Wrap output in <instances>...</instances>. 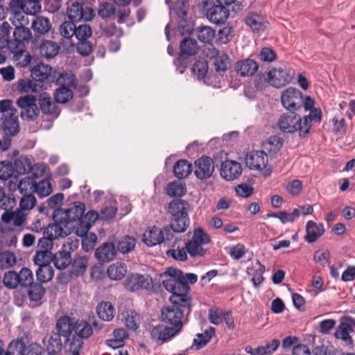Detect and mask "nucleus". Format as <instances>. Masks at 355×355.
Returning <instances> with one entry per match:
<instances>
[{"mask_svg":"<svg viewBox=\"0 0 355 355\" xmlns=\"http://www.w3.org/2000/svg\"><path fill=\"white\" fill-rule=\"evenodd\" d=\"M11 209L4 210V213L1 215V220L6 223L12 222L15 226H21L26 220V214L20 209L15 211H10Z\"/></svg>","mask_w":355,"mask_h":355,"instance_id":"30","label":"nucleus"},{"mask_svg":"<svg viewBox=\"0 0 355 355\" xmlns=\"http://www.w3.org/2000/svg\"><path fill=\"white\" fill-rule=\"evenodd\" d=\"M71 272L76 275L79 276L83 275L87 267L88 259L87 257H79L71 260Z\"/></svg>","mask_w":355,"mask_h":355,"instance_id":"45","label":"nucleus"},{"mask_svg":"<svg viewBox=\"0 0 355 355\" xmlns=\"http://www.w3.org/2000/svg\"><path fill=\"white\" fill-rule=\"evenodd\" d=\"M281 101L284 108L289 111H295L302 107L303 95L294 87H288L281 95Z\"/></svg>","mask_w":355,"mask_h":355,"instance_id":"13","label":"nucleus"},{"mask_svg":"<svg viewBox=\"0 0 355 355\" xmlns=\"http://www.w3.org/2000/svg\"><path fill=\"white\" fill-rule=\"evenodd\" d=\"M59 324L60 320L58 319L55 324L57 331L48 334L43 338V343L49 355H62L64 342H62L61 337L63 338V335L59 329Z\"/></svg>","mask_w":355,"mask_h":355,"instance_id":"10","label":"nucleus"},{"mask_svg":"<svg viewBox=\"0 0 355 355\" xmlns=\"http://www.w3.org/2000/svg\"><path fill=\"white\" fill-rule=\"evenodd\" d=\"M23 349V342L17 340L10 343L7 351L3 349V344L0 341V355H20V350Z\"/></svg>","mask_w":355,"mask_h":355,"instance_id":"57","label":"nucleus"},{"mask_svg":"<svg viewBox=\"0 0 355 355\" xmlns=\"http://www.w3.org/2000/svg\"><path fill=\"white\" fill-rule=\"evenodd\" d=\"M12 24L16 26L13 32L15 42L9 40V45L4 49L8 48L12 53L21 52L24 49V42L29 41L32 37V33L28 28L24 26L20 22V26H17L15 21H12Z\"/></svg>","mask_w":355,"mask_h":355,"instance_id":"12","label":"nucleus"},{"mask_svg":"<svg viewBox=\"0 0 355 355\" xmlns=\"http://www.w3.org/2000/svg\"><path fill=\"white\" fill-rule=\"evenodd\" d=\"M15 172L17 175H24L31 172L33 169V165L31 159L27 157H20L15 160L14 164Z\"/></svg>","mask_w":355,"mask_h":355,"instance_id":"41","label":"nucleus"},{"mask_svg":"<svg viewBox=\"0 0 355 355\" xmlns=\"http://www.w3.org/2000/svg\"><path fill=\"white\" fill-rule=\"evenodd\" d=\"M116 255L115 246L111 243H105L99 246L95 252L96 258L101 262L112 261Z\"/></svg>","mask_w":355,"mask_h":355,"instance_id":"27","label":"nucleus"},{"mask_svg":"<svg viewBox=\"0 0 355 355\" xmlns=\"http://www.w3.org/2000/svg\"><path fill=\"white\" fill-rule=\"evenodd\" d=\"M353 332L352 329L349 328L347 324H345V322L341 320L340 324L335 332V336L337 338H340L343 340L347 345H353V339L349 336V333Z\"/></svg>","mask_w":355,"mask_h":355,"instance_id":"47","label":"nucleus"},{"mask_svg":"<svg viewBox=\"0 0 355 355\" xmlns=\"http://www.w3.org/2000/svg\"><path fill=\"white\" fill-rule=\"evenodd\" d=\"M283 139L277 135L271 136L265 144V148L270 153H275L280 150L283 146Z\"/></svg>","mask_w":355,"mask_h":355,"instance_id":"61","label":"nucleus"},{"mask_svg":"<svg viewBox=\"0 0 355 355\" xmlns=\"http://www.w3.org/2000/svg\"><path fill=\"white\" fill-rule=\"evenodd\" d=\"M192 72L198 79L205 78L208 71V64L204 59L196 60L192 67Z\"/></svg>","mask_w":355,"mask_h":355,"instance_id":"58","label":"nucleus"},{"mask_svg":"<svg viewBox=\"0 0 355 355\" xmlns=\"http://www.w3.org/2000/svg\"><path fill=\"white\" fill-rule=\"evenodd\" d=\"M202 245L193 240L186 243L185 248L191 257H202L206 250L202 247Z\"/></svg>","mask_w":355,"mask_h":355,"instance_id":"54","label":"nucleus"},{"mask_svg":"<svg viewBox=\"0 0 355 355\" xmlns=\"http://www.w3.org/2000/svg\"><path fill=\"white\" fill-rule=\"evenodd\" d=\"M19 286L27 288L34 282V277L32 271L28 268H23L18 273Z\"/></svg>","mask_w":355,"mask_h":355,"instance_id":"52","label":"nucleus"},{"mask_svg":"<svg viewBox=\"0 0 355 355\" xmlns=\"http://www.w3.org/2000/svg\"><path fill=\"white\" fill-rule=\"evenodd\" d=\"M127 273V266L121 262H116L110 265L107 268V275L113 280H119Z\"/></svg>","mask_w":355,"mask_h":355,"instance_id":"37","label":"nucleus"},{"mask_svg":"<svg viewBox=\"0 0 355 355\" xmlns=\"http://www.w3.org/2000/svg\"><path fill=\"white\" fill-rule=\"evenodd\" d=\"M258 63L250 58L241 60L236 62L235 70L241 76H252L258 70Z\"/></svg>","mask_w":355,"mask_h":355,"instance_id":"23","label":"nucleus"},{"mask_svg":"<svg viewBox=\"0 0 355 355\" xmlns=\"http://www.w3.org/2000/svg\"><path fill=\"white\" fill-rule=\"evenodd\" d=\"M198 39L205 44H209L215 36V31L210 26H200L196 29Z\"/></svg>","mask_w":355,"mask_h":355,"instance_id":"40","label":"nucleus"},{"mask_svg":"<svg viewBox=\"0 0 355 355\" xmlns=\"http://www.w3.org/2000/svg\"><path fill=\"white\" fill-rule=\"evenodd\" d=\"M0 113L1 114L0 128L8 137L17 135L19 132L17 110L13 106L10 99L0 101Z\"/></svg>","mask_w":355,"mask_h":355,"instance_id":"5","label":"nucleus"},{"mask_svg":"<svg viewBox=\"0 0 355 355\" xmlns=\"http://www.w3.org/2000/svg\"><path fill=\"white\" fill-rule=\"evenodd\" d=\"M60 46L55 42L44 40L40 46V52L42 57L46 58H54L59 51Z\"/></svg>","mask_w":355,"mask_h":355,"instance_id":"33","label":"nucleus"},{"mask_svg":"<svg viewBox=\"0 0 355 355\" xmlns=\"http://www.w3.org/2000/svg\"><path fill=\"white\" fill-rule=\"evenodd\" d=\"M12 27L7 22L4 21L0 26V49L3 50L6 46L9 45V35Z\"/></svg>","mask_w":355,"mask_h":355,"instance_id":"62","label":"nucleus"},{"mask_svg":"<svg viewBox=\"0 0 355 355\" xmlns=\"http://www.w3.org/2000/svg\"><path fill=\"white\" fill-rule=\"evenodd\" d=\"M34 184L35 178L33 177H27L19 182L17 189L22 196L32 194L34 193Z\"/></svg>","mask_w":355,"mask_h":355,"instance_id":"50","label":"nucleus"},{"mask_svg":"<svg viewBox=\"0 0 355 355\" xmlns=\"http://www.w3.org/2000/svg\"><path fill=\"white\" fill-rule=\"evenodd\" d=\"M125 288L131 292L137 291L140 289H148L150 282L148 278L139 274L129 275L124 283Z\"/></svg>","mask_w":355,"mask_h":355,"instance_id":"19","label":"nucleus"},{"mask_svg":"<svg viewBox=\"0 0 355 355\" xmlns=\"http://www.w3.org/2000/svg\"><path fill=\"white\" fill-rule=\"evenodd\" d=\"M191 171L192 166L186 159L178 160L173 166V173L180 180L187 178Z\"/></svg>","mask_w":355,"mask_h":355,"instance_id":"35","label":"nucleus"},{"mask_svg":"<svg viewBox=\"0 0 355 355\" xmlns=\"http://www.w3.org/2000/svg\"><path fill=\"white\" fill-rule=\"evenodd\" d=\"M229 8L218 3L209 8L207 12L209 20L216 24H224L229 17Z\"/></svg>","mask_w":355,"mask_h":355,"instance_id":"21","label":"nucleus"},{"mask_svg":"<svg viewBox=\"0 0 355 355\" xmlns=\"http://www.w3.org/2000/svg\"><path fill=\"white\" fill-rule=\"evenodd\" d=\"M85 206L83 202H76L67 209H58L55 211L57 218H62L67 223V226L71 230L75 228V223L83 216Z\"/></svg>","mask_w":355,"mask_h":355,"instance_id":"9","label":"nucleus"},{"mask_svg":"<svg viewBox=\"0 0 355 355\" xmlns=\"http://www.w3.org/2000/svg\"><path fill=\"white\" fill-rule=\"evenodd\" d=\"M53 263L58 270H64L71 264V252L67 250L66 245H63L60 250L53 254Z\"/></svg>","mask_w":355,"mask_h":355,"instance_id":"26","label":"nucleus"},{"mask_svg":"<svg viewBox=\"0 0 355 355\" xmlns=\"http://www.w3.org/2000/svg\"><path fill=\"white\" fill-rule=\"evenodd\" d=\"M178 334L176 330L175 331L168 326L164 327L156 326L153 327L150 331L151 338L162 343L168 341Z\"/></svg>","mask_w":355,"mask_h":355,"instance_id":"25","label":"nucleus"},{"mask_svg":"<svg viewBox=\"0 0 355 355\" xmlns=\"http://www.w3.org/2000/svg\"><path fill=\"white\" fill-rule=\"evenodd\" d=\"M302 123L301 116L295 111H291L289 113L281 115L278 121V127L282 131L287 133H293L297 131L300 137Z\"/></svg>","mask_w":355,"mask_h":355,"instance_id":"11","label":"nucleus"},{"mask_svg":"<svg viewBox=\"0 0 355 355\" xmlns=\"http://www.w3.org/2000/svg\"><path fill=\"white\" fill-rule=\"evenodd\" d=\"M42 87L40 82L34 78H22L17 81V90L20 93H34L39 91Z\"/></svg>","mask_w":355,"mask_h":355,"instance_id":"29","label":"nucleus"},{"mask_svg":"<svg viewBox=\"0 0 355 355\" xmlns=\"http://www.w3.org/2000/svg\"><path fill=\"white\" fill-rule=\"evenodd\" d=\"M34 262L38 266L50 265L51 262H53V254L51 252L37 250Z\"/></svg>","mask_w":355,"mask_h":355,"instance_id":"60","label":"nucleus"},{"mask_svg":"<svg viewBox=\"0 0 355 355\" xmlns=\"http://www.w3.org/2000/svg\"><path fill=\"white\" fill-rule=\"evenodd\" d=\"M56 216L57 214L54 211L53 214L54 223L48 225L43 231L44 236H48L53 240L59 237L67 236L71 232V227L67 226V223L62 218H57Z\"/></svg>","mask_w":355,"mask_h":355,"instance_id":"14","label":"nucleus"},{"mask_svg":"<svg viewBox=\"0 0 355 355\" xmlns=\"http://www.w3.org/2000/svg\"><path fill=\"white\" fill-rule=\"evenodd\" d=\"M162 279V284L164 288L171 293H185L189 297L190 295V286L188 282L195 284L198 277L193 273L184 274L183 272L176 268L169 267L160 275Z\"/></svg>","mask_w":355,"mask_h":355,"instance_id":"3","label":"nucleus"},{"mask_svg":"<svg viewBox=\"0 0 355 355\" xmlns=\"http://www.w3.org/2000/svg\"><path fill=\"white\" fill-rule=\"evenodd\" d=\"M180 55H194L198 53L197 42L191 37L184 38L180 44Z\"/></svg>","mask_w":355,"mask_h":355,"instance_id":"38","label":"nucleus"},{"mask_svg":"<svg viewBox=\"0 0 355 355\" xmlns=\"http://www.w3.org/2000/svg\"><path fill=\"white\" fill-rule=\"evenodd\" d=\"M186 188L184 184L173 182L168 185L167 194L172 197H181L185 194Z\"/></svg>","mask_w":355,"mask_h":355,"instance_id":"64","label":"nucleus"},{"mask_svg":"<svg viewBox=\"0 0 355 355\" xmlns=\"http://www.w3.org/2000/svg\"><path fill=\"white\" fill-rule=\"evenodd\" d=\"M169 300L171 304L162 309V321L180 333L191 311L192 297H187L185 293H171Z\"/></svg>","mask_w":355,"mask_h":355,"instance_id":"2","label":"nucleus"},{"mask_svg":"<svg viewBox=\"0 0 355 355\" xmlns=\"http://www.w3.org/2000/svg\"><path fill=\"white\" fill-rule=\"evenodd\" d=\"M54 270L51 265L39 266L36 271L37 279L40 282H48L53 277Z\"/></svg>","mask_w":355,"mask_h":355,"instance_id":"49","label":"nucleus"},{"mask_svg":"<svg viewBox=\"0 0 355 355\" xmlns=\"http://www.w3.org/2000/svg\"><path fill=\"white\" fill-rule=\"evenodd\" d=\"M51 27L49 19L42 15L36 16L32 22V28L38 34L44 35L48 33Z\"/></svg>","mask_w":355,"mask_h":355,"instance_id":"36","label":"nucleus"},{"mask_svg":"<svg viewBox=\"0 0 355 355\" xmlns=\"http://www.w3.org/2000/svg\"><path fill=\"white\" fill-rule=\"evenodd\" d=\"M143 241L148 246H154L164 241L162 230L156 226L146 231L143 235Z\"/></svg>","mask_w":355,"mask_h":355,"instance_id":"28","label":"nucleus"},{"mask_svg":"<svg viewBox=\"0 0 355 355\" xmlns=\"http://www.w3.org/2000/svg\"><path fill=\"white\" fill-rule=\"evenodd\" d=\"M15 173L14 167L11 162L2 161L0 162V180L6 181L10 179Z\"/></svg>","mask_w":355,"mask_h":355,"instance_id":"59","label":"nucleus"},{"mask_svg":"<svg viewBox=\"0 0 355 355\" xmlns=\"http://www.w3.org/2000/svg\"><path fill=\"white\" fill-rule=\"evenodd\" d=\"M175 12L180 19L178 29L181 35L191 33V28L189 26L188 10L189 3L187 1H182L180 3H177L174 8Z\"/></svg>","mask_w":355,"mask_h":355,"instance_id":"17","label":"nucleus"},{"mask_svg":"<svg viewBox=\"0 0 355 355\" xmlns=\"http://www.w3.org/2000/svg\"><path fill=\"white\" fill-rule=\"evenodd\" d=\"M268 155L263 150H253L245 156V164L251 170H257L263 173L265 177L270 175L271 169L267 168Z\"/></svg>","mask_w":355,"mask_h":355,"instance_id":"8","label":"nucleus"},{"mask_svg":"<svg viewBox=\"0 0 355 355\" xmlns=\"http://www.w3.org/2000/svg\"><path fill=\"white\" fill-rule=\"evenodd\" d=\"M43 117H46L47 123L44 125V128L49 129L52 126L53 121L58 117L60 114V109L55 102L51 99L50 95L47 93H42L37 99Z\"/></svg>","mask_w":355,"mask_h":355,"instance_id":"6","label":"nucleus"},{"mask_svg":"<svg viewBox=\"0 0 355 355\" xmlns=\"http://www.w3.org/2000/svg\"><path fill=\"white\" fill-rule=\"evenodd\" d=\"M52 191L50 182L47 180H43L38 183L35 180L34 193H36L40 197H46Z\"/></svg>","mask_w":355,"mask_h":355,"instance_id":"56","label":"nucleus"},{"mask_svg":"<svg viewBox=\"0 0 355 355\" xmlns=\"http://www.w3.org/2000/svg\"><path fill=\"white\" fill-rule=\"evenodd\" d=\"M56 83L60 87H68V88L76 87V78L71 71L60 73L56 79Z\"/></svg>","mask_w":355,"mask_h":355,"instance_id":"44","label":"nucleus"},{"mask_svg":"<svg viewBox=\"0 0 355 355\" xmlns=\"http://www.w3.org/2000/svg\"><path fill=\"white\" fill-rule=\"evenodd\" d=\"M124 315V322L128 329L136 330L139 328L140 324V316L133 309L126 310L123 313Z\"/></svg>","mask_w":355,"mask_h":355,"instance_id":"39","label":"nucleus"},{"mask_svg":"<svg viewBox=\"0 0 355 355\" xmlns=\"http://www.w3.org/2000/svg\"><path fill=\"white\" fill-rule=\"evenodd\" d=\"M295 71L291 69H274L267 73L268 83L273 87L279 88L290 83L294 77Z\"/></svg>","mask_w":355,"mask_h":355,"instance_id":"15","label":"nucleus"},{"mask_svg":"<svg viewBox=\"0 0 355 355\" xmlns=\"http://www.w3.org/2000/svg\"><path fill=\"white\" fill-rule=\"evenodd\" d=\"M35 95L26 94L19 97L16 101L20 109L21 118L28 122L34 121L40 115V109L36 104Z\"/></svg>","mask_w":355,"mask_h":355,"instance_id":"7","label":"nucleus"},{"mask_svg":"<svg viewBox=\"0 0 355 355\" xmlns=\"http://www.w3.org/2000/svg\"><path fill=\"white\" fill-rule=\"evenodd\" d=\"M3 283L8 289L16 288L19 286L18 273L13 270L6 272L3 277Z\"/></svg>","mask_w":355,"mask_h":355,"instance_id":"53","label":"nucleus"},{"mask_svg":"<svg viewBox=\"0 0 355 355\" xmlns=\"http://www.w3.org/2000/svg\"><path fill=\"white\" fill-rule=\"evenodd\" d=\"M54 99L58 103H67L72 99L73 93L68 87H59L54 92Z\"/></svg>","mask_w":355,"mask_h":355,"instance_id":"46","label":"nucleus"},{"mask_svg":"<svg viewBox=\"0 0 355 355\" xmlns=\"http://www.w3.org/2000/svg\"><path fill=\"white\" fill-rule=\"evenodd\" d=\"M214 64L216 71L220 74L223 73L227 69L230 64L229 57L224 53H218L214 58Z\"/></svg>","mask_w":355,"mask_h":355,"instance_id":"51","label":"nucleus"},{"mask_svg":"<svg viewBox=\"0 0 355 355\" xmlns=\"http://www.w3.org/2000/svg\"><path fill=\"white\" fill-rule=\"evenodd\" d=\"M309 114L302 118V128L300 130V137L305 138L310 132L312 127L311 122L320 123L322 120V111L320 108L309 110Z\"/></svg>","mask_w":355,"mask_h":355,"instance_id":"22","label":"nucleus"},{"mask_svg":"<svg viewBox=\"0 0 355 355\" xmlns=\"http://www.w3.org/2000/svg\"><path fill=\"white\" fill-rule=\"evenodd\" d=\"M59 329L63 335L64 344H71V348L84 347V341L89 340L94 331L103 329V324L96 320L90 322L85 319L63 315L59 318Z\"/></svg>","mask_w":355,"mask_h":355,"instance_id":"1","label":"nucleus"},{"mask_svg":"<svg viewBox=\"0 0 355 355\" xmlns=\"http://www.w3.org/2000/svg\"><path fill=\"white\" fill-rule=\"evenodd\" d=\"M17 263V257L15 254L9 250H5L0 252V268L1 270L8 269Z\"/></svg>","mask_w":355,"mask_h":355,"instance_id":"43","label":"nucleus"},{"mask_svg":"<svg viewBox=\"0 0 355 355\" xmlns=\"http://www.w3.org/2000/svg\"><path fill=\"white\" fill-rule=\"evenodd\" d=\"M241 165L236 161L226 160L221 164L220 175L227 181L237 179L241 174Z\"/></svg>","mask_w":355,"mask_h":355,"instance_id":"20","label":"nucleus"},{"mask_svg":"<svg viewBox=\"0 0 355 355\" xmlns=\"http://www.w3.org/2000/svg\"><path fill=\"white\" fill-rule=\"evenodd\" d=\"M67 15L71 21L75 22L81 19L85 21L91 20L94 15L91 8H86L84 9L82 3L74 2L68 8Z\"/></svg>","mask_w":355,"mask_h":355,"instance_id":"18","label":"nucleus"},{"mask_svg":"<svg viewBox=\"0 0 355 355\" xmlns=\"http://www.w3.org/2000/svg\"><path fill=\"white\" fill-rule=\"evenodd\" d=\"M324 233L323 224H317L313 220H309L306 225L305 241L309 243L315 242Z\"/></svg>","mask_w":355,"mask_h":355,"instance_id":"24","label":"nucleus"},{"mask_svg":"<svg viewBox=\"0 0 355 355\" xmlns=\"http://www.w3.org/2000/svg\"><path fill=\"white\" fill-rule=\"evenodd\" d=\"M263 19L257 13H250L245 18L246 24L253 31H259L263 27Z\"/></svg>","mask_w":355,"mask_h":355,"instance_id":"55","label":"nucleus"},{"mask_svg":"<svg viewBox=\"0 0 355 355\" xmlns=\"http://www.w3.org/2000/svg\"><path fill=\"white\" fill-rule=\"evenodd\" d=\"M194 173L197 178L206 180L209 178L214 171V163L211 158L202 156L195 161Z\"/></svg>","mask_w":355,"mask_h":355,"instance_id":"16","label":"nucleus"},{"mask_svg":"<svg viewBox=\"0 0 355 355\" xmlns=\"http://www.w3.org/2000/svg\"><path fill=\"white\" fill-rule=\"evenodd\" d=\"M114 308L110 302H102L96 306V313L100 319L110 321L114 316Z\"/></svg>","mask_w":355,"mask_h":355,"instance_id":"32","label":"nucleus"},{"mask_svg":"<svg viewBox=\"0 0 355 355\" xmlns=\"http://www.w3.org/2000/svg\"><path fill=\"white\" fill-rule=\"evenodd\" d=\"M51 71L52 67L50 65L40 63L32 69L31 78L40 82V85L43 87V82L49 78Z\"/></svg>","mask_w":355,"mask_h":355,"instance_id":"31","label":"nucleus"},{"mask_svg":"<svg viewBox=\"0 0 355 355\" xmlns=\"http://www.w3.org/2000/svg\"><path fill=\"white\" fill-rule=\"evenodd\" d=\"M190 210L191 205L187 200L176 198L169 202L167 213L170 216V223L178 231H186L189 227Z\"/></svg>","mask_w":355,"mask_h":355,"instance_id":"4","label":"nucleus"},{"mask_svg":"<svg viewBox=\"0 0 355 355\" xmlns=\"http://www.w3.org/2000/svg\"><path fill=\"white\" fill-rule=\"evenodd\" d=\"M215 335V329L212 327H209L202 334H198L196 338L193 339V347L196 349H200L205 346L211 340V338Z\"/></svg>","mask_w":355,"mask_h":355,"instance_id":"34","label":"nucleus"},{"mask_svg":"<svg viewBox=\"0 0 355 355\" xmlns=\"http://www.w3.org/2000/svg\"><path fill=\"white\" fill-rule=\"evenodd\" d=\"M135 245L136 239L133 236H125L117 243V250L123 254H127L135 249Z\"/></svg>","mask_w":355,"mask_h":355,"instance_id":"48","label":"nucleus"},{"mask_svg":"<svg viewBox=\"0 0 355 355\" xmlns=\"http://www.w3.org/2000/svg\"><path fill=\"white\" fill-rule=\"evenodd\" d=\"M28 296L31 301H40L44 295L46 290L41 283L33 282L27 287Z\"/></svg>","mask_w":355,"mask_h":355,"instance_id":"42","label":"nucleus"},{"mask_svg":"<svg viewBox=\"0 0 355 355\" xmlns=\"http://www.w3.org/2000/svg\"><path fill=\"white\" fill-rule=\"evenodd\" d=\"M41 10V5L39 0H24L22 11L31 15H34Z\"/></svg>","mask_w":355,"mask_h":355,"instance_id":"63","label":"nucleus"}]
</instances>
